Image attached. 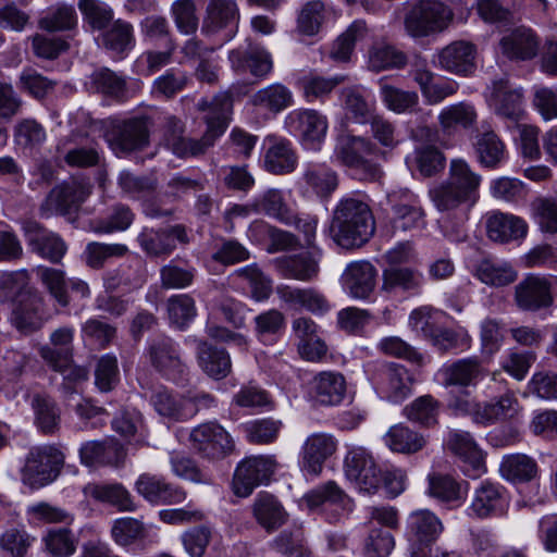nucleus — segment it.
<instances>
[{
    "instance_id": "obj_1",
    "label": "nucleus",
    "mask_w": 557,
    "mask_h": 557,
    "mask_svg": "<svg viewBox=\"0 0 557 557\" xmlns=\"http://www.w3.org/2000/svg\"><path fill=\"white\" fill-rule=\"evenodd\" d=\"M197 109L207 112V129L200 138L184 135V124L176 116H169L165 123L164 141L174 156L181 159L203 156L225 132L232 110V99L226 92L216 95L211 101L201 99Z\"/></svg>"
},
{
    "instance_id": "obj_2",
    "label": "nucleus",
    "mask_w": 557,
    "mask_h": 557,
    "mask_svg": "<svg viewBox=\"0 0 557 557\" xmlns=\"http://www.w3.org/2000/svg\"><path fill=\"white\" fill-rule=\"evenodd\" d=\"M375 222L370 206L358 197L342 198L334 209L331 233L343 248L364 245L373 235Z\"/></svg>"
},
{
    "instance_id": "obj_3",
    "label": "nucleus",
    "mask_w": 557,
    "mask_h": 557,
    "mask_svg": "<svg viewBox=\"0 0 557 557\" xmlns=\"http://www.w3.org/2000/svg\"><path fill=\"white\" fill-rule=\"evenodd\" d=\"M429 197L438 212L446 213L447 216L455 214L458 218V222L455 224L443 220L441 226L445 236L454 242L463 240L466 238L463 224L468 220V213L475 202L456 189L446 180L431 187L429 189Z\"/></svg>"
},
{
    "instance_id": "obj_4",
    "label": "nucleus",
    "mask_w": 557,
    "mask_h": 557,
    "mask_svg": "<svg viewBox=\"0 0 557 557\" xmlns=\"http://www.w3.org/2000/svg\"><path fill=\"white\" fill-rule=\"evenodd\" d=\"M150 126L148 116L112 121L106 129L104 138L117 157L127 156L149 146Z\"/></svg>"
},
{
    "instance_id": "obj_5",
    "label": "nucleus",
    "mask_w": 557,
    "mask_h": 557,
    "mask_svg": "<svg viewBox=\"0 0 557 557\" xmlns=\"http://www.w3.org/2000/svg\"><path fill=\"white\" fill-rule=\"evenodd\" d=\"M367 373L375 392L384 399L399 403L412 392L414 380L403 364L388 361L372 362Z\"/></svg>"
},
{
    "instance_id": "obj_6",
    "label": "nucleus",
    "mask_w": 557,
    "mask_h": 557,
    "mask_svg": "<svg viewBox=\"0 0 557 557\" xmlns=\"http://www.w3.org/2000/svg\"><path fill=\"white\" fill-rule=\"evenodd\" d=\"M376 151V146L368 138L344 135L338 138L335 149L337 160L355 171L360 180L373 181L380 177V166L369 157Z\"/></svg>"
},
{
    "instance_id": "obj_7",
    "label": "nucleus",
    "mask_w": 557,
    "mask_h": 557,
    "mask_svg": "<svg viewBox=\"0 0 557 557\" xmlns=\"http://www.w3.org/2000/svg\"><path fill=\"white\" fill-rule=\"evenodd\" d=\"M451 11L440 0H420L405 16V29L413 38H422L445 29Z\"/></svg>"
},
{
    "instance_id": "obj_8",
    "label": "nucleus",
    "mask_w": 557,
    "mask_h": 557,
    "mask_svg": "<svg viewBox=\"0 0 557 557\" xmlns=\"http://www.w3.org/2000/svg\"><path fill=\"white\" fill-rule=\"evenodd\" d=\"M90 182L83 177H72L54 186L40 206V215H66L76 212L91 194Z\"/></svg>"
},
{
    "instance_id": "obj_9",
    "label": "nucleus",
    "mask_w": 557,
    "mask_h": 557,
    "mask_svg": "<svg viewBox=\"0 0 557 557\" xmlns=\"http://www.w3.org/2000/svg\"><path fill=\"white\" fill-rule=\"evenodd\" d=\"M343 470L345 478L361 493L374 494L382 484V471L372 453L362 446L348 449Z\"/></svg>"
},
{
    "instance_id": "obj_10",
    "label": "nucleus",
    "mask_w": 557,
    "mask_h": 557,
    "mask_svg": "<svg viewBox=\"0 0 557 557\" xmlns=\"http://www.w3.org/2000/svg\"><path fill=\"white\" fill-rule=\"evenodd\" d=\"M64 456L61 450L51 445L33 448L23 468V481L38 488L51 483L59 475Z\"/></svg>"
},
{
    "instance_id": "obj_11",
    "label": "nucleus",
    "mask_w": 557,
    "mask_h": 557,
    "mask_svg": "<svg viewBox=\"0 0 557 557\" xmlns=\"http://www.w3.org/2000/svg\"><path fill=\"white\" fill-rule=\"evenodd\" d=\"M193 449L208 460H220L231 455L235 443L230 433L216 422H206L189 434Z\"/></svg>"
},
{
    "instance_id": "obj_12",
    "label": "nucleus",
    "mask_w": 557,
    "mask_h": 557,
    "mask_svg": "<svg viewBox=\"0 0 557 557\" xmlns=\"http://www.w3.org/2000/svg\"><path fill=\"white\" fill-rule=\"evenodd\" d=\"M348 383L339 371H320L307 383V397L315 408L337 407L347 396Z\"/></svg>"
},
{
    "instance_id": "obj_13",
    "label": "nucleus",
    "mask_w": 557,
    "mask_h": 557,
    "mask_svg": "<svg viewBox=\"0 0 557 557\" xmlns=\"http://www.w3.org/2000/svg\"><path fill=\"white\" fill-rule=\"evenodd\" d=\"M277 462L273 456H253L240 461L235 469L232 487L238 497H248L253 490L267 483L273 475Z\"/></svg>"
},
{
    "instance_id": "obj_14",
    "label": "nucleus",
    "mask_w": 557,
    "mask_h": 557,
    "mask_svg": "<svg viewBox=\"0 0 557 557\" xmlns=\"http://www.w3.org/2000/svg\"><path fill=\"white\" fill-rule=\"evenodd\" d=\"M553 284L548 276L527 274L516 286L513 300L522 311L536 312L554 302Z\"/></svg>"
},
{
    "instance_id": "obj_15",
    "label": "nucleus",
    "mask_w": 557,
    "mask_h": 557,
    "mask_svg": "<svg viewBox=\"0 0 557 557\" xmlns=\"http://www.w3.org/2000/svg\"><path fill=\"white\" fill-rule=\"evenodd\" d=\"M148 356L151 366L169 380H182L187 373L188 368L181 357L178 345L169 336L151 339Z\"/></svg>"
},
{
    "instance_id": "obj_16",
    "label": "nucleus",
    "mask_w": 557,
    "mask_h": 557,
    "mask_svg": "<svg viewBox=\"0 0 557 557\" xmlns=\"http://www.w3.org/2000/svg\"><path fill=\"white\" fill-rule=\"evenodd\" d=\"M487 102L494 113L503 119L518 123L524 115L523 91L506 77L492 83Z\"/></svg>"
},
{
    "instance_id": "obj_17",
    "label": "nucleus",
    "mask_w": 557,
    "mask_h": 557,
    "mask_svg": "<svg viewBox=\"0 0 557 557\" xmlns=\"http://www.w3.org/2000/svg\"><path fill=\"white\" fill-rule=\"evenodd\" d=\"M387 202L393 211L392 223L395 230L409 231L424 224V211L418 197L408 188L387 193Z\"/></svg>"
},
{
    "instance_id": "obj_18",
    "label": "nucleus",
    "mask_w": 557,
    "mask_h": 557,
    "mask_svg": "<svg viewBox=\"0 0 557 557\" xmlns=\"http://www.w3.org/2000/svg\"><path fill=\"white\" fill-rule=\"evenodd\" d=\"M126 449L115 438L103 441H88L79 448V458L87 467H123L126 459Z\"/></svg>"
},
{
    "instance_id": "obj_19",
    "label": "nucleus",
    "mask_w": 557,
    "mask_h": 557,
    "mask_svg": "<svg viewBox=\"0 0 557 557\" xmlns=\"http://www.w3.org/2000/svg\"><path fill=\"white\" fill-rule=\"evenodd\" d=\"M232 70L244 75L250 73L253 77L263 79L273 70L271 54L261 46L249 45L247 48H237L228 53Z\"/></svg>"
},
{
    "instance_id": "obj_20",
    "label": "nucleus",
    "mask_w": 557,
    "mask_h": 557,
    "mask_svg": "<svg viewBox=\"0 0 557 557\" xmlns=\"http://www.w3.org/2000/svg\"><path fill=\"white\" fill-rule=\"evenodd\" d=\"M448 449L463 463V472L479 478L486 472L485 455L468 432L451 431L447 440Z\"/></svg>"
},
{
    "instance_id": "obj_21",
    "label": "nucleus",
    "mask_w": 557,
    "mask_h": 557,
    "mask_svg": "<svg viewBox=\"0 0 557 557\" xmlns=\"http://www.w3.org/2000/svg\"><path fill=\"white\" fill-rule=\"evenodd\" d=\"M338 441L330 433L319 432L309 435L301 449L302 467L311 475L318 476L325 461L337 450Z\"/></svg>"
},
{
    "instance_id": "obj_22",
    "label": "nucleus",
    "mask_w": 557,
    "mask_h": 557,
    "mask_svg": "<svg viewBox=\"0 0 557 557\" xmlns=\"http://www.w3.org/2000/svg\"><path fill=\"white\" fill-rule=\"evenodd\" d=\"M75 330L72 326H60L50 335V344L40 348V357L57 372L70 368L73 358V339Z\"/></svg>"
},
{
    "instance_id": "obj_23",
    "label": "nucleus",
    "mask_w": 557,
    "mask_h": 557,
    "mask_svg": "<svg viewBox=\"0 0 557 557\" xmlns=\"http://www.w3.org/2000/svg\"><path fill=\"white\" fill-rule=\"evenodd\" d=\"M23 230L34 251L52 263L61 262L67 248L59 235L48 232L36 221H27Z\"/></svg>"
},
{
    "instance_id": "obj_24",
    "label": "nucleus",
    "mask_w": 557,
    "mask_h": 557,
    "mask_svg": "<svg viewBox=\"0 0 557 557\" xmlns=\"http://www.w3.org/2000/svg\"><path fill=\"white\" fill-rule=\"evenodd\" d=\"M377 271L366 260L350 262L343 275L342 283L349 295L357 299H366L374 290Z\"/></svg>"
},
{
    "instance_id": "obj_25",
    "label": "nucleus",
    "mask_w": 557,
    "mask_h": 557,
    "mask_svg": "<svg viewBox=\"0 0 557 557\" xmlns=\"http://www.w3.org/2000/svg\"><path fill=\"white\" fill-rule=\"evenodd\" d=\"M286 124L292 133L297 134L307 143L321 141L327 131V120L313 109H298L286 117Z\"/></svg>"
},
{
    "instance_id": "obj_26",
    "label": "nucleus",
    "mask_w": 557,
    "mask_h": 557,
    "mask_svg": "<svg viewBox=\"0 0 557 557\" xmlns=\"http://www.w3.org/2000/svg\"><path fill=\"white\" fill-rule=\"evenodd\" d=\"M251 516L265 532L273 533L288 520L282 503L272 494L259 493L251 504Z\"/></svg>"
},
{
    "instance_id": "obj_27",
    "label": "nucleus",
    "mask_w": 557,
    "mask_h": 557,
    "mask_svg": "<svg viewBox=\"0 0 557 557\" xmlns=\"http://www.w3.org/2000/svg\"><path fill=\"white\" fill-rule=\"evenodd\" d=\"M539 47L537 36L527 27H518L499 40L503 55L511 61H528L535 58Z\"/></svg>"
},
{
    "instance_id": "obj_28",
    "label": "nucleus",
    "mask_w": 557,
    "mask_h": 557,
    "mask_svg": "<svg viewBox=\"0 0 557 557\" xmlns=\"http://www.w3.org/2000/svg\"><path fill=\"white\" fill-rule=\"evenodd\" d=\"M83 493L87 498L113 506L122 512H133L137 509L133 496L121 483L91 482L84 486Z\"/></svg>"
},
{
    "instance_id": "obj_29",
    "label": "nucleus",
    "mask_w": 557,
    "mask_h": 557,
    "mask_svg": "<svg viewBox=\"0 0 557 557\" xmlns=\"http://www.w3.org/2000/svg\"><path fill=\"white\" fill-rule=\"evenodd\" d=\"M239 9L235 0H209L201 25V33L213 35L237 26Z\"/></svg>"
},
{
    "instance_id": "obj_30",
    "label": "nucleus",
    "mask_w": 557,
    "mask_h": 557,
    "mask_svg": "<svg viewBox=\"0 0 557 557\" xmlns=\"http://www.w3.org/2000/svg\"><path fill=\"white\" fill-rule=\"evenodd\" d=\"M475 47L468 41H454L438 53L440 66L453 74L468 75L475 67Z\"/></svg>"
},
{
    "instance_id": "obj_31",
    "label": "nucleus",
    "mask_w": 557,
    "mask_h": 557,
    "mask_svg": "<svg viewBox=\"0 0 557 557\" xmlns=\"http://www.w3.org/2000/svg\"><path fill=\"white\" fill-rule=\"evenodd\" d=\"M486 233L491 240L505 244L525 237L528 224L520 216L503 212H492L486 218Z\"/></svg>"
},
{
    "instance_id": "obj_32",
    "label": "nucleus",
    "mask_w": 557,
    "mask_h": 557,
    "mask_svg": "<svg viewBox=\"0 0 557 557\" xmlns=\"http://www.w3.org/2000/svg\"><path fill=\"white\" fill-rule=\"evenodd\" d=\"M276 294L289 307L305 309L313 314H323L330 310V304L325 296L312 287L299 288L278 285Z\"/></svg>"
},
{
    "instance_id": "obj_33",
    "label": "nucleus",
    "mask_w": 557,
    "mask_h": 557,
    "mask_svg": "<svg viewBox=\"0 0 557 557\" xmlns=\"http://www.w3.org/2000/svg\"><path fill=\"white\" fill-rule=\"evenodd\" d=\"M407 532L410 540L419 543L418 547H429L443 532V524L432 511L420 509L409 515L407 519Z\"/></svg>"
},
{
    "instance_id": "obj_34",
    "label": "nucleus",
    "mask_w": 557,
    "mask_h": 557,
    "mask_svg": "<svg viewBox=\"0 0 557 557\" xmlns=\"http://www.w3.org/2000/svg\"><path fill=\"white\" fill-rule=\"evenodd\" d=\"M422 283V273L410 267H388L382 273V290L388 294H416Z\"/></svg>"
},
{
    "instance_id": "obj_35",
    "label": "nucleus",
    "mask_w": 557,
    "mask_h": 557,
    "mask_svg": "<svg viewBox=\"0 0 557 557\" xmlns=\"http://www.w3.org/2000/svg\"><path fill=\"white\" fill-rule=\"evenodd\" d=\"M319 257L311 252H302L294 256L278 258L275 261L276 269L285 278L302 282L312 281L319 273Z\"/></svg>"
},
{
    "instance_id": "obj_36",
    "label": "nucleus",
    "mask_w": 557,
    "mask_h": 557,
    "mask_svg": "<svg viewBox=\"0 0 557 557\" xmlns=\"http://www.w3.org/2000/svg\"><path fill=\"white\" fill-rule=\"evenodd\" d=\"M520 411L519 400L515 393L507 391L498 398L481 404L475 413V423L488 425L516 417Z\"/></svg>"
},
{
    "instance_id": "obj_37",
    "label": "nucleus",
    "mask_w": 557,
    "mask_h": 557,
    "mask_svg": "<svg viewBox=\"0 0 557 557\" xmlns=\"http://www.w3.org/2000/svg\"><path fill=\"white\" fill-rule=\"evenodd\" d=\"M195 342L197 343V360L201 370L215 380L226 377L232 369L228 352L205 341L195 339Z\"/></svg>"
},
{
    "instance_id": "obj_38",
    "label": "nucleus",
    "mask_w": 557,
    "mask_h": 557,
    "mask_svg": "<svg viewBox=\"0 0 557 557\" xmlns=\"http://www.w3.org/2000/svg\"><path fill=\"white\" fill-rule=\"evenodd\" d=\"M486 374V370L478 357L463 358L443 369L444 382L447 386H473Z\"/></svg>"
},
{
    "instance_id": "obj_39",
    "label": "nucleus",
    "mask_w": 557,
    "mask_h": 557,
    "mask_svg": "<svg viewBox=\"0 0 557 557\" xmlns=\"http://www.w3.org/2000/svg\"><path fill=\"white\" fill-rule=\"evenodd\" d=\"M298 164V156L287 139H270L264 153V169L275 175L289 174Z\"/></svg>"
},
{
    "instance_id": "obj_40",
    "label": "nucleus",
    "mask_w": 557,
    "mask_h": 557,
    "mask_svg": "<svg viewBox=\"0 0 557 557\" xmlns=\"http://www.w3.org/2000/svg\"><path fill=\"white\" fill-rule=\"evenodd\" d=\"M537 472V462L525 454L505 455L499 465L500 476L513 484L528 483L536 478Z\"/></svg>"
},
{
    "instance_id": "obj_41",
    "label": "nucleus",
    "mask_w": 557,
    "mask_h": 557,
    "mask_svg": "<svg viewBox=\"0 0 557 557\" xmlns=\"http://www.w3.org/2000/svg\"><path fill=\"white\" fill-rule=\"evenodd\" d=\"M429 495L442 503H451L459 506L466 499L467 482H458L454 476L440 472L428 475Z\"/></svg>"
},
{
    "instance_id": "obj_42",
    "label": "nucleus",
    "mask_w": 557,
    "mask_h": 557,
    "mask_svg": "<svg viewBox=\"0 0 557 557\" xmlns=\"http://www.w3.org/2000/svg\"><path fill=\"white\" fill-rule=\"evenodd\" d=\"M446 181L476 203L482 177L463 159H453Z\"/></svg>"
},
{
    "instance_id": "obj_43",
    "label": "nucleus",
    "mask_w": 557,
    "mask_h": 557,
    "mask_svg": "<svg viewBox=\"0 0 557 557\" xmlns=\"http://www.w3.org/2000/svg\"><path fill=\"white\" fill-rule=\"evenodd\" d=\"M42 297L38 292L12 306L11 322L22 333H32L40 329Z\"/></svg>"
},
{
    "instance_id": "obj_44",
    "label": "nucleus",
    "mask_w": 557,
    "mask_h": 557,
    "mask_svg": "<svg viewBox=\"0 0 557 557\" xmlns=\"http://www.w3.org/2000/svg\"><path fill=\"white\" fill-rule=\"evenodd\" d=\"M505 497L503 488L491 482H482L475 490L470 506L471 512L478 518H487L503 512Z\"/></svg>"
},
{
    "instance_id": "obj_45",
    "label": "nucleus",
    "mask_w": 557,
    "mask_h": 557,
    "mask_svg": "<svg viewBox=\"0 0 557 557\" xmlns=\"http://www.w3.org/2000/svg\"><path fill=\"white\" fill-rule=\"evenodd\" d=\"M474 275L483 284L503 287L513 283L518 273L509 262L483 258L475 265Z\"/></svg>"
},
{
    "instance_id": "obj_46",
    "label": "nucleus",
    "mask_w": 557,
    "mask_h": 557,
    "mask_svg": "<svg viewBox=\"0 0 557 557\" xmlns=\"http://www.w3.org/2000/svg\"><path fill=\"white\" fill-rule=\"evenodd\" d=\"M474 151L480 164L484 168L495 169L505 159V145L492 129H483L475 136Z\"/></svg>"
},
{
    "instance_id": "obj_47",
    "label": "nucleus",
    "mask_w": 557,
    "mask_h": 557,
    "mask_svg": "<svg viewBox=\"0 0 557 557\" xmlns=\"http://www.w3.org/2000/svg\"><path fill=\"white\" fill-rule=\"evenodd\" d=\"M151 404L160 416L175 421L187 420L195 416L194 408H187L186 396H178L166 388L154 392Z\"/></svg>"
},
{
    "instance_id": "obj_48",
    "label": "nucleus",
    "mask_w": 557,
    "mask_h": 557,
    "mask_svg": "<svg viewBox=\"0 0 557 557\" xmlns=\"http://www.w3.org/2000/svg\"><path fill=\"white\" fill-rule=\"evenodd\" d=\"M29 274L26 270L4 272L0 275V301L12 306L26 299L37 290L29 286Z\"/></svg>"
},
{
    "instance_id": "obj_49",
    "label": "nucleus",
    "mask_w": 557,
    "mask_h": 557,
    "mask_svg": "<svg viewBox=\"0 0 557 557\" xmlns=\"http://www.w3.org/2000/svg\"><path fill=\"white\" fill-rule=\"evenodd\" d=\"M252 209L256 213H263L284 224H290L293 221V211L287 205L283 191L277 188H270L255 198Z\"/></svg>"
},
{
    "instance_id": "obj_50",
    "label": "nucleus",
    "mask_w": 557,
    "mask_h": 557,
    "mask_svg": "<svg viewBox=\"0 0 557 557\" xmlns=\"http://www.w3.org/2000/svg\"><path fill=\"white\" fill-rule=\"evenodd\" d=\"M251 102L272 113H280L294 103L292 90L281 83L270 84L253 94Z\"/></svg>"
},
{
    "instance_id": "obj_51",
    "label": "nucleus",
    "mask_w": 557,
    "mask_h": 557,
    "mask_svg": "<svg viewBox=\"0 0 557 557\" xmlns=\"http://www.w3.org/2000/svg\"><path fill=\"white\" fill-rule=\"evenodd\" d=\"M478 120V113L473 104L469 102H458L445 107L440 115L438 122L445 133H454L457 128L469 129L473 127Z\"/></svg>"
},
{
    "instance_id": "obj_52",
    "label": "nucleus",
    "mask_w": 557,
    "mask_h": 557,
    "mask_svg": "<svg viewBox=\"0 0 557 557\" xmlns=\"http://www.w3.org/2000/svg\"><path fill=\"white\" fill-rule=\"evenodd\" d=\"M302 181L306 186L321 198L330 197L338 187V176L330 168L309 163L302 173Z\"/></svg>"
},
{
    "instance_id": "obj_53",
    "label": "nucleus",
    "mask_w": 557,
    "mask_h": 557,
    "mask_svg": "<svg viewBox=\"0 0 557 557\" xmlns=\"http://www.w3.org/2000/svg\"><path fill=\"white\" fill-rule=\"evenodd\" d=\"M384 441L393 451L408 455L416 454L426 444L423 435L404 424L392 426L384 436Z\"/></svg>"
},
{
    "instance_id": "obj_54",
    "label": "nucleus",
    "mask_w": 557,
    "mask_h": 557,
    "mask_svg": "<svg viewBox=\"0 0 557 557\" xmlns=\"http://www.w3.org/2000/svg\"><path fill=\"white\" fill-rule=\"evenodd\" d=\"M305 499L310 508L330 504L338 506L343 511L352 509L351 498L334 481H329L310 491Z\"/></svg>"
},
{
    "instance_id": "obj_55",
    "label": "nucleus",
    "mask_w": 557,
    "mask_h": 557,
    "mask_svg": "<svg viewBox=\"0 0 557 557\" xmlns=\"http://www.w3.org/2000/svg\"><path fill=\"white\" fill-rule=\"evenodd\" d=\"M346 76L336 75L324 77L317 73H309L298 81V86L304 98L308 102L324 100L339 84L344 83Z\"/></svg>"
},
{
    "instance_id": "obj_56",
    "label": "nucleus",
    "mask_w": 557,
    "mask_h": 557,
    "mask_svg": "<svg viewBox=\"0 0 557 557\" xmlns=\"http://www.w3.org/2000/svg\"><path fill=\"white\" fill-rule=\"evenodd\" d=\"M380 95L385 107L398 114L411 112L419 103L416 91L400 89L384 81L380 82Z\"/></svg>"
},
{
    "instance_id": "obj_57",
    "label": "nucleus",
    "mask_w": 557,
    "mask_h": 557,
    "mask_svg": "<svg viewBox=\"0 0 557 557\" xmlns=\"http://www.w3.org/2000/svg\"><path fill=\"white\" fill-rule=\"evenodd\" d=\"M102 45L115 54L128 52L135 45L133 26L125 21L116 20L103 32Z\"/></svg>"
},
{
    "instance_id": "obj_58",
    "label": "nucleus",
    "mask_w": 557,
    "mask_h": 557,
    "mask_svg": "<svg viewBox=\"0 0 557 557\" xmlns=\"http://www.w3.org/2000/svg\"><path fill=\"white\" fill-rule=\"evenodd\" d=\"M39 26L48 32L72 30L77 26L76 11L73 5L58 3L47 10Z\"/></svg>"
},
{
    "instance_id": "obj_59",
    "label": "nucleus",
    "mask_w": 557,
    "mask_h": 557,
    "mask_svg": "<svg viewBox=\"0 0 557 557\" xmlns=\"http://www.w3.org/2000/svg\"><path fill=\"white\" fill-rule=\"evenodd\" d=\"M30 404L38 429L46 434L54 433L60 422V413L55 403L47 395L35 394Z\"/></svg>"
},
{
    "instance_id": "obj_60",
    "label": "nucleus",
    "mask_w": 557,
    "mask_h": 557,
    "mask_svg": "<svg viewBox=\"0 0 557 557\" xmlns=\"http://www.w3.org/2000/svg\"><path fill=\"white\" fill-rule=\"evenodd\" d=\"M135 220V213L123 203L112 207L110 213L102 219L95 220L91 230L99 234H111L127 230Z\"/></svg>"
},
{
    "instance_id": "obj_61",
    "label": "nucleus",
    "mask_w": 557,
    "mask_h": 557,
    "mask_svg": "<svg viewBox=\"0 0 557 557\" xmlns=\"http://www.w3.org/2000/svg\"><path fill=\"white\" fill-rule=\"evenodd\" d=\"M438 411L440 403L431 395L420 396L404 408L408 420L424 426L437 423Z\"/></svg>"
},
{
    "instance_id": "obj_62",
    "label": "nucleus",
    "mask_w": 557,
    "mask_h": 557,
    "mask_svg": "<svg viewBox=\"0 0 557 557\" xmlns=\"http://www.w3.org/2000/svg\"><path fill=\"white\" fill-rule=\"evenodd\" d=\"M406 63V55L386 42H376L369 51V66L376 72L400 69Z\"/></svg>"
},
{
    "instance_id": "obj_63",
    "label": "nucleus",
    "mask_w": 557,
    "mask_h": 557,
    "mask_svg": "<svg viewBox=\"0 0 557 557\" xmlns=\"http://www.w3.org/2000/svg\"><path fill=\"white\" fill-rule=\"evenodd\" d=\"M235 275L248 284L251 298L256 301H264L271 296L273 292L272 280L256 264L246 265L236 270Z\"/></svg>"
},
{
    "instance_id": "obj_64",
    "label": "nucleus",
    "mask_w": 557,
    "mask_h": 557,
    "mask_svg": "<svg viewBox=\"0 0 557 557\" xmlns=\"http://www.w3.org/2000/svg\"><path fill=\"white\" fill-rule=\"evenodd\" d=\"M532 216L543 233L557 234V199L537 197L531 203Z\"/></svg>"
}]
</instances>
